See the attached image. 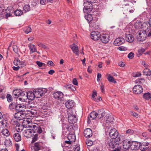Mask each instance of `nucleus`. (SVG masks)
Returning a JSON list of instances; mask_svg holds the SVG:
<instances>
[{
	"label": "nucleus",
	"mask_w": 151,
	"mask_h": 151,
	"mask_svg": "<svg viewBox=\"0 0 151 151\" xmlns=\"http://www.w3.org/2000/svg\"><path fill=\"white\" fill-rule=\"evenodd\" d=\"M90 27L94 29H96L97 28L98 25L97 22V20H93L89 23Z\"/></svg>",
	"instance_id": "27"
},
{
	"label": "nucleus",
	"mask_w": 151,
	"mask_h": 151,
	"mask_svg": "<svg viewBox=\"0 0 151 151\" xmlns=\"http://www.w3.org/2000/svg\"><path fill=\"white\" fill-rule=\"evenodd\" d=\"M1 133L4 136L8 137L10 135V133L7 129H4L2 130Z\"/></svg>",
	"instance_id": "42"
},
{
	"label": "nucleus",
	"mask_w": 151,
	"mask_h": 151,
	"mask_svg": "<svg viewBox=\"0 0 151 151\" xmlns=\"http://www.w3.org/2000/svg\"><path fill=\"white\" fill-rule=\"evenodd\" d=\"M37 105V103L36 102L33 100H31L28 102L26 105L28 108L32 109L36 108Z\"/></svg>",
	"instance_id": "14"
},
{
	"label": "nucleus",
	"mask_w": 151,
	"mask_h": 151,
	"mask_svg": "<svg viewBox=\"0 0 151 151\" xmlns=\"http://www.w3.org/2000/svg\"><path fill=\"white\" fill-rule=\"evenodd\" d=\"M13 63L16 66L20 64L22 65V63H21L20 60L18 58L15 59Z\"/></svg>",
	"instance_id": "50"
},
{
	"label": "nucleus",
	"mask_w": 151,
	"mask_h": 151,
	"mask_svg": "<svg viewBox=\"0 0 151 151\" xmlns=\"http://www.w3.org/2000/svg\"><path fill=\"white\" fill-rule=\"evenodd\" d=\"M6 97L7 98V101L9 102H12V97L10 94H7L6 95Z\"/></svg>",
	"instance_id": "52"
},
{
	"label": "nucleus",
	"mask_w": 151,
	"mask_h": 151,
	"mask_svg": "<svg viewBox=\"0 0 151 151\" xmlns=\"http://www.w3.org/2000/svg\"><path fill=\"white\" fill-rule=\"evenodd\" d=\"M27 92L25 91H23L22 90L20 93V96L21 97L25 99H27Z\"/></svg>",
	"instance_id": "45"
},
{
	"label": "nucleus",
	"mask_w": 151,
	"mask_h": 151,
	"mask_svg": "<svg viewBox=\"0 0 151 151\" xmlns=\"http://www.w3.org/2000/svg\"><path fill=\"white\" fill-rule=\"evenodd\" d=\"M115 148V149L112 150V151H120L121 149V147L118 146H116V147Z\"/></svg>",
	"instance_id": "64"
},
{
	"label": "nucleus",
	"mask_w": 151,
	"mask_h": 151,
	"mask_svg": "<svg viewBox=\"0 0 151 151\" xmlns=\"http://www.w3.org/2000/svg\"><path fill=\"white\" fill-rule=\"evenodd\" d=\"M93 93L92 94V97L94 100V99H96V98H95V96H97V93L96 91L95 90H94L93 91Z\"/></svg>",
	"instance_id": "58"
},
{
	"label": "nucleus",
	"mask_w": 151,
	"mask_h": 151,
	"mask_svg": "<svg viewBox=\"0 0 151 151\" xmlns=\"http://www.w3.org/2000/svg\"><path fill=\"white\" fill-rule=\"evenodd\" d=\"M31 29L29 27H27L24 28V32L26 34L31 32Z\"/></svg>",
	"instance_id": "54"
},
{
	"label": "nucleus",
	"mask_w": 151,
	"mask_h": 151,
	"mask_svg": "<svg viewBox=\"0 0 151 151\" xmlns=\"http://www.w3.org/2000/svg\"><path fill=\"white\" fill-rule=\"evenodd\" d=\"M97 114V117L98 119L102 118L105 114V112L104 109H99Z\"/></svg>",
	"instance_id": "24"
},
{
	"label": "nucleus",
	"mask_w": 151,
	"mask_h": 151,
	"mask_svg": "<svg viewBox=\"0 0 151 151\" xmlns=\"http://www.w3.org/2000/svg\"><path fill=\"white\" fill-rule=\"evenodd\" d=\"M140 144V142L137 141H132L131 149L136 150L139 149Z\"/></svg>",
	"instance_id": "13"
},
{
	"label": "nucleus",
	"mask_w": 151,
	"mask_h": 151,
	"mask_svg": "<svg viewBox=\"0 0 151 151\" xmlns=\"http://www.w3.org/2000/svg\"><path fill=\"white\" fill-rule=\"evenodd\" d=\"M13 137L14 140L16 142L20 141L21 140V135L18 133H15L14 134Z\"/></svg>",
	"instance_id": "29"
},
{
	"label": "nucleus",
	"mask_w": 151,
	"mask_h": 151,
	"mask_svg": "<svg viewBox=\"0 0 151 151\" xmlns=\"http://www.w3.org/2000/svg\"><path fill=\"white\" fill-rule=\"evenodd\" d=\"M72 142H71L69 140H66L65 141V142H64V143L63 145H62V147H66L67 146H65V145L66 144H68L69 145H70L72 144Z\"/></svg>",
	"instance_id": "59"
},
{
	"label": "nucleus",
	"mask_w": 151,
	"mask_h": 151,
	"mask_svg": "<svg viewBox=\"0 0 151 151\" xmlns=\"http://www.w3.org/2000/svg\"><path fill=\"white\" fill-rule=\"evenodd\" d=\"M143 97L146 100H148L151 99V94L149 92L146 93L143 95Z\"/></svg>",
	"instance_id": "39"
},
{
	"label": "nucleus",
	"mask_w": 151,
	"mask_h": 151,
	"mask_svg": "<svg viewBox=\"0 0 151 151\" xmlns=\"http://www.w3.org/2000/svg\"><path fill=\"white\" fill-rule=\"evenodd\" d=\"M143 75L147 76H150L151 75V71L149 69L146 68L143 70Z\"/></svg>",
	"instance_id": "37"
},
{
	"label": "nucleus",
	"mask_w": 151,
	"mask_h": 151,
	"mask_svg": "<svg viewBox=\"0 0 151 151\" xmlns=\"http://www.w3.org/2000/svg\"><path fill=\"white\" fill-rule=\"evenodd\" d=\"M138 32V35L136 37L137 40L139 41L145 40L147 38V34L143 32V30H141Z\"/></svg>",
	"instance_id": "3"
},
{
	"label": "nucleus",
	"mask_w": 151,
	"mask_h": 151,
	"mask_svg": "<svg viewBox=\"0 0 151 151\" xmlns=\"http://www.w3.org/2000/svg\"><path fill=\"white\" fill-rule=\"evenodd\" d=\"M109 136L112 139H115L116 142H119L121 140L120 137H118L119 132L115 129H111L109 133Z\"/></svg>",
	"instance_id": "1"
},
{
	"label": "nucleus",
	"mask_w": 151,
	"mask_h": 151,
	"mask_svg": "<svg viewBox=\"0 0 151 151\" xmlns=\"http://www.w3.org/2000/svg\"><path fill=\"white\" fill-rule=\"evenodd\" d=\"M96 118H97V112L95 111L92 112L89 114V115L87 118L88 123L90 124L91 123V120H94Z\"/></svg>",
	"instance_id": "9"
},
{
	"label": "nucleus",
	"mask_w": 151,
	"mask_h": 151,
	"mask_svg": "<svg viewBox=\"0 0 151 151\" xmlns=\"http://www.w3.org/2000/svg\"><path fill=\"white\" fill-rule=\"evenodd\" d=\"M27 99L30 100H33L34 98L36 97L35 93L31 91H29L27 92Z\"/></svg>",
	"instance_id": "25"
},
{
	"label": "nucleus",
	"mask_w": 151,
	"mask_h": 151,
	"mask_svg": "<svg viewBox=\"0 0 151 151\" xmlns=\"http://www.w3.org/2000/svg\"><path fill=\"white\" fill-rule=\"evenodd\" d=\"M63 128V129H65V128L68 131L70 132L73 129V125L72 124L69 126L68 124H64Z\"/></svg>",
	"instance_id": "31"
},
{
	"label": "nucleus",
	"mask_w": 151,
	"mask_h": 151,
	"mask_svg": "<svg viewBox=\"0 0 151 151\" xmlns=\"http://www.w3.org/2000/svg\"><path fill=\"white\" fill-rule=\"evenodd\" d=\"M6 120H2L1 122H0V125L3 126V127H5L6 126Z\"/></svg>",
	"instance_id": "57"
},
{
	"label": "nucleus",
	"mask_w": 151,
	"mask_h": 151,
	"mask_svg": "<svg viewBox=\"0 0 151 151\" xmlns=\"http://www.w3.org/2000/svg\"><path fill=\"white\" fill-rule=\"evenodd\" d=\"M145 51V50L143 48L139 49L138 51V53L137 54V56H139L141 55L143 52Z\"/></svg>",
	"instance_id": "51"
},
{
	"label": "nucleus",
	"mask_w": 151,
	"mask_h": 151,
	"mask_svg": "<svg viewBox=\"0 0 151 151\" xmlns=\"http://www.w3.org/2000/svg\"><path fill=\"white\" fill-rule=\"evenodd\" d=\"M29 47L30 52L32 53H33L34 52H37V49L35 47V46L34 45H29Z\"/></svg>",
	"instance_id": "41"
},
{
	"label": "nucleus",
	"mask_w": 151,
	"mask_h": 151,
	"mask_svg": "<svg viewBox=\"0 0 151 151\" xmlns=\"http://www.w3.org/2000/svg\"><path fill=\"white\" fill-rule=\"evenodd\" d=\"M125 38L126 41L129 42H132L134 40V37L131 34H126Z\"/></svg>",
	"instance_id": "22"
},
{
	"label": "nucleus",
	"mask_w": 151,
	"mask_h": 151,
	"mask_svg": "<svg viewBox=\"0 0 151 151\" xmlns=\"http://www.w3.org/2000/svg\"><path fill=\"white\" fill-rule=\"evenodd\" d=\"M70 47L71 48L72 51L77 56L79 55V50L78 46L76 44H73L70 46Z\"/></svg>",
	"instance_id": "20"
},
{
	"label": "nucleus",
	"mask_w": 151,
	"mask_h": 151,
	"mask_svg": "<svg viewBox=\"0 0 151 151\" xmlns=\"http://www.w3.org/2000/svg\"><path fill=\"white\" fill-rule=\"evenodd\" d=\"M64 87L66 88L69 89L73 91H74L76 90L75 86L71 84L66 85Z\"/></svg>",
	"instance_id": "36"
},
{
	"label": "nucleus",
	"mask_w": 151,
	"mask_h": 151,
	"mask_svg": "<svg viewBox=\"0 0 151 151\" xmlns=\"http://www.w3.org/2000/svg\"><path fill=\"white\" fill-rule=\"evenodd\" d=\"M37 91H39L42 96H43L47 92V90L45 88H41L37 89Z\"/></svg>",
	"instance_id": "46"
},
{
	"label": "nucleus",
	"mask_w": 151,
	"mask_h": 151,
	"mask_svg": "<svg viewBox=\"0 0 151 151\" xmlns=\"http://www.w3.org/2000/svg\"><path fill=\"white\" fill-rule=\"evenodd\" d=\"M23 10L25 12H28L30 10V7L29 4L25 5L23 7Z\"/></svg>",
	"instance_id": "47"
},
{
	"label": "nucleus",
	"mask_w": 151,
	"mask_h": 151,
	"mask_svg": "<svg viewBox=\"0 0 151 151\" xmlns=\"http://www.w3.org/2000/svg\"><path fill=\"white\" fill-rule=\"evenodd\" d=\"M68 120L70 124H73L77 122V119L76 116L73 114V112L70 111L68 113Z\"/></svg>",
	"instance_id": "2"
},
{
	"label": "nucleus",
	"mask_w": 151,
	"mask_h": 151,
	"mask_svg": "<svg viewBox=\"0 0 151 151\" xmlns=\"http://www.w3.org/2000/svg\"><path fill=\"white\" fill-rule=\"evenodd\" d=\"M143 32L147 34V37H151V28L150 27H148L147 29L145 30H143Z\"/></svg>",
	"instance_id": "32"
},
{
	"label": "nucleus",
	"mask_w": 151,
	"mask_h": 151,
	"mask_svg": "<svg viewBox=\"0 0 151 151\" xmlns=\"http://www.w3.org/2000/svg\"><path fill=\"white\" fill-rule=\"evenodd\" d=\"M86 143L87 145L88 146H91L93 144V142L91 141H86Z\"/></svg>",
	"instance_id": "62"
},
{
	"label": "nucleus",
	"mask_w": 151,
	"mask_h": 151,
	"mask_svg": "<svg viewBox=\"0 0 151 151\" xmlns=\"http://www.w3.org/2000/svg\"><path fill=\"white\" fill-rule=\"evenodd\" d=\"M53 96L55 99L58 100L61 99L63 96V93L60 91H57L54 92L53 94Z\"/></svg>",
	"instance_id": "21"
},
{
	"label": "nucleus",
	"mask_w": 151,
	"mask_h": 151,
	"mask_svg": "<svg viewBox=\"0 0 151 151\" xmlns=\"http://www.w3.org/2000/svg\"><path fill=\"white\" fill-rule=\"evenodd\" d=\"M114 141H113L112 140L108 139H107L106 143L108 146V147L114 149L116 147V146L119 145L118 143Z\"/></svg>",
	"instance_id": "5"
},
{
	"label": "nucleus",
	"mask_w": 151,
	"mask_h": 151,
	"mask_svg": "<svg viewBox=\"0 0 151 151\" xmlns=\"http://www.w3.org/2000/svg\"><path fill=\"white\" fill-rule=\"evenodd\" d=\"M134 132V131L132 129H128L126 131V133L130 135L132 134Z\"/></svg>",
	"instance_id": "60"
},
{
	"label": "nucleus",
	"mask_w": 151,
	"mask_h": 151,
	"mask_svg": "<svg viewBox=\"0 0 151 151\" xmlns=\"http://www.w3.org/2000/svg\"><path fill=\"white\" fill-rule=\"evenodd\" d=\"M85 17L88 23L93 20V17L91 14H88L87 15L85 16Z\"/></svg>",
	"instance_id": "38"
},
{
	"label": "nucleus",
	"mask_w": 151,
	"mask_h": 151,
	"mask_svg": "<svg viewBox=\"0 0 151 151\" xmlns=\"http://www.w3.org/2000/svg\"><path fill=\"white\" fill-rule=\"evenodd\" d=\"M100 33L98 31L92 32L91 34V37L93 40L96 41L99 40L101 38Z\"/></svg>",
	"instance_id": "6"
},
{
	"label": "nucleus",
	"mask_w": 151,
	"mask_h": 151,
	"mask_svg": "<svg viewBox=\"0 0 151 151\" xmlns=\"http://www.w3.org/2000/svg\"><path fill=\"white\" fill-rule=\"evenodd\" d=\"M37 44L39 47L44 49L45 50H48L49 48L48 46L43 44L42 43H38Z\"/></svg>",
	"instance_id": "48"
},
{
	"label": "nucleus",
	"mask_w": 151,
	"mask_h": 151,
	"mask_svg": "<svg viewBox=\"0 0 151 151\" xmlns=\"http://www.w3.org/2000/svg\"><path fill=\"white\" fill-rule=\"evenodd\" d=\"M134 54L133 53L131 52L128 54V57L129 58L131 59L134 57Z\"/></svg>",
	"instance_id": "61"
},
{
	"label": "nucleus",
	"mask_w": 151,
	"mask_h": 151,
	"mask_svg": "<svg viewBox=\"0 0 151 151\" xmlns=\"http://www.w3.org/2000/svg\"><path fill=\"white\" fill-rule=\"evenodd\" d=\"M110 36L108 34H103L101 35L100 39L102 43L106 44L109 42L110 40Z\"/></svg>",
	"instance_id": "10"
},
{
	"label": "nucleus",
	"mask_w": 151,
	"mask_h": 151,
	"mask_svg": "<svg viewBox=\"0 0 151 151\" xmlns=\"http://www.w3.org/2000/svg\"><path fill=\"white\" fill-rule=\"evenodd\" d=\"M35 95H36V97L37 98H40L42 96L41 93H40L39 91H37V89L35 91Z\"/></svg>",
	"instance_id": "53"
},
{
	"label": "nucleus",
	"mask_w": 151,
	"mask_h": 151,
	"mask_svg": "<svg viewBox=\"0 0 151 151\" xmlns=\"http://www.w3.org/2000/svg\"><path fill=\"white\" fill-rule=\"evenodd\" d=\"M30 114H31V116L33 117H35L37 115V111L36 110H33V109H31V111L29 112Z\"/></svg>",
	"instance_id": "49"
},
{
	"label": "nucleus",
	"mask_w": 151,
	"mask_h": 151,
	"mask_svg": "<svg viewBox=\"0 0 151 151\" xmlns=\"http://www.w3.org/2000/svg\"><path fill=\"white\" fill-rule=\"evenodd\" d=\"M85 2L84 3H91L92 4L95 3L94 0H84Z\"/></svg>",
	"instance_id": "63"
},
{
	"label": "nucleus",
	"mask_w": 151,
	"mask_h": 151,
	"mask_svg": "<svg viewBox=\"0 0 151 151\" xmlns=\"http://www.w3.org/2000/svg\"><path fill=\"white\" fill-rule=\"evenodd\" d=\"M31 124H32L30 123V121L27 119L24 120L22 122V125L25 128H29L32 127V126Z\"/></svg>",
	"instance_id": "23"
},
{
	"label": "nucleus",
	"mask_w": 151,
	"mask_h": 151,
	"mask_svg": "<svg viewBox=\"0 0 151 151\" xmlns=\"http://www.w3.org/2000/svg\"><path fill=\"white\" fill-rule=\"evenodd\" d=\"M132 142L128 139H125L123 142V145L124 149H128L130 147L131 148Z\"/></svg>",
	"instance_id": "15"
},
{
	"label": "nucleus",
	"mask_w": 151,
	"mask_h": 151,
	"mask_svg": "<svg viewBox=\"0 0 151 151\" xmlns=\"http://www.w3.org/2000/svg\"><path fill=\"white\" fill-rule=\"evenodd\" d=\"M12 143L9 139H6L5 140L4 145L6 147H9L12 145Z\"/></svg>",
	"instance_id": "40"
},
{
	"label": "nucleus",
	"mask_w": 151,
	"mask_h": 151,
	"mask_svg": "<svg viewBox=\"0 0 151 151\" xmlns=\"http://www.w3.org/2000/svg\"><path fill=\"white\" fill-rule=\"evenodd\" d=\"M83 134L86 138H89L92 135V130L90 128H86L84 130Z\"/></svg>",
	"instance_id": "17"
},
{
	"label": "nucleus",
	"mask_w": 151,
	"mask_h": 151,
	"mask_svg": "<svg viewBox=\"0 0 151 151\" xmlns=\"http://www.w3.org/2000/svg\"><path fill=\"white\" fill-rule=\"evenodd\" d=\"M12 48L13 51L16 53L18 52V50L17 46L16 45H14L12 46Z\"/></svg>",
	"instance_id": "55"
},
{
	"label": "nucleus",
	"mask_w": 151,
	"mask_h": 151,
	"mask_svg": "<svg viewBox=\"0 0 151 151\" xmlns=\"http://www.w3.org/2000/svg\"><path fill=\"white\" fill-rule=\"evenodd\" d=\"M84 7L83 11L84 13H90L93 9L92 4L87 3H84L83 4Z\"/></svg>",
	"instance_id": "4"
},
{
	"label": "nucleus",
	"mask_w": 151,
	"mask_h": 151,
	"mask_svg": "<svg viewBox=\"0 0 151 151\" xmlns=\"http://www.w3.org/2000/svg\"><path fill=\"white\" fill-rule=\"evenodd\" d=\"M142 23L140 21H138L136 22L134 25V27L137 29H139L142 28Z\"/></svg>",
	"instance_id": "34"
},
{
	"label": "nucleus",
	"mask_w": 151,
	"mask_h": 151,
	"mask_svg": "<svg viewBox=\"0 0 151 151\" xmlns=\"http://www.w3.org/2000/svg\"><path fill=\"white\" fill-rule=\"evenodd\" d=\"M108 77L107 78L108 81L110 82L113 83H116V82L114 80V79L113 78V77L111 76L110 75L108 74Z\"/></svg>",
	"instance_id": "44"
},
{
	"label": "nucleus",
	"mask_w": 151,
	"mask_h": 151,
	"mask_svg": "<svg viewBox=\"0 0 151 151\" xmlns=\"http://www.w3.org/2000/svg\"><path fill=\"white\" fill-rule=\"evenodd\" d=\"M26 108V106L23 104H17L16 110L17 111L25 112V110Z\"/></svg>",
	"instance_id": "16"
},
{
	"label": "nucleus",
	"mask_w": 151,
	"mask_h": 151,
	"mask_svg": "<svg viewBox=\"0 0 151 151\" xmlns=\"http://www.w3.org/2000/svg\"><path fill=\"white\" fill-rule=\"evenodd\" d=\"M21 90L20 89H16L13 91V93L15 98H18L20 97L21 93Z\"/></svg>",
	"instance_id": "33"
},
{
	"label": "nucleus",
	"mask_w": 151,
	"mask_h": 151,
	"mask_svg": "<svg viewBox=\"0 0 151 151\" xmlns=\"http://www.w3.org/2000/svg\"><path fill=\"white\" fill-rule=\"evenodd\" d=\"M25 135L26 136H27V135H28L29 134L32 133L31 129L25 130Z\"/></svg>",
	"instance_id": "56"
},
{
	"label": "nucleus",
	"mask_w": 151,
	"mask_h": 151,
	"mask_svg": "<svg viewBox=\"0 0 151 151\" xmlns=\"http://www.w3.org/2000/svg\"><path fill=\"white\" fill-rule=\"evenodd\" d=\"M22 14L23 12L20 9H17L14 12V14L16 16H19Z\"/></svg>",
	"instance_id": "43"
},
{
	"label": "nucleus",
	"mask_w": 151,
	"mask_h": 151,
	"mask_svg": "<svg viewBox=\"0 0 151 151\" xmlns=\"http://www.w3.org/2000/svg\"><path fill=\"white\" fill-rule=\"evenodd\" d=\"M125 42V40L123 38L119 37L115 40L114 42V44L116 46H119Z\"/></svg>",
	"instance_id": "18"
},
{
	"label": "nucleus",
	"mask_w": 151,
	"mask_h": 151,
	"mask_svg": "<svg viewBox=\"0 0 151 151\" xmlns=\"http://www.w3.org/2000/svg\"><path fill=\"white\" fill-rule=\"evenodd\" d=\"M139 149L142 151L146 150L149 147V143L146 141L140 142Z\"/></svg>",
	"instance_id": "12"
},
{
	"label": "nucleus",
	"mask_w": 151,
	"mask_h": 151,
	"mask_svg": "<svg viewBox=\"0 0 151 151\" xmlns=\"http://www.w3.org/2000/svg\"><path fill=\"white\" fill-rule=\"evenodd\" d=\"M42 145L41 142H37L35 143L33 149L35 151H38L40 150Z\"/></svg>",
	"instance_id": "26"
},
{
	"label": "nucleus",
	"mask_w": 151,
	"mask_h": 151,
	"mask_svg": "<svg viewBox=\"0 0 151 151\" xmlns=\"http://www.w3.org/2000/svg\"><path fill=\"white\" fill-rule=\"evenodd\" d=\"M114 118L111 115H106L105 117V119L107 123H109L113 122Z\"/></svg>",
	"instance_id": "28"
},
{
	"label": "nucleus",
	"mask_w": 151,
	"mask_h": 151,
	"mask_svg": "<svg viewBox=\"0 0 151 151\" xmlns=\"http://www.w3.org/2000/svg\"><path fill=\"white\" fill-rule=\"evenodd\" d=\"M75 105V102L71 100H68L65 103V106L68 109L73 107Z\"/></svg>",
	"instance_id": "19"
},
{
	"label": "nucleus",
	"mask_w": 151,
	"mask_h": 151,
	"mask_svg": "<svg viewBox=\"0 0 151 151\" xmlns=\"http://www.w3.org/2000/svg\"><path fill=\"white\" fill-rule=\"evenodd\" d=\"M134 93L135 94H141L143 91V89L141 86L140 85H135L133 88Z\"/></svg>",
	"instance_id": "7"
},
{
	"label": "nucleus",
	"mask_w": 151,
	"mask_h": 151,
	"mask_svg": "<svg viewBox=\"0 0 151 151\" xmlns=\"http://www.w3.org/2000/svg\"><path fill=\"white\" fill-rule=\"evenodd\" d=\"M68 139L72 143L74 142L76 140V137L73 134H69L68 136Z\"/></svg>",
	"instance_id": "30"
},
{
	"label": "nucleus",
	"mask_w": 151,
	"mask_h": 151,
	"mask_svg": "<svg viewBox=\"0 0 151 151\" xmlns=\"http://www.w3.org/2000/svg\"><path fill=\"white\" fill-rule=\"evenodd\" d=\"M25 115V112L17 111V112L15 114L14 118L19 121L22 120L24 118Z\"/></svg>",
	"instance_id": "8"
},
{
	"label": "nucleus",
	"mask_w": 151,
	"mask_h": 151,
	"mask_svg": "<svg viewBox=\"0 0 151 151\" xmlns=\"http://www.w3.org/2000/svg\"><path fill=\"white\" fill-rule=\"evenodd\" d=\"M31 128V130L32 133L37 132L39 134L41 133L42 131L41 127L35 125H33Z\"/></svg>",
	"instance_id": "11"
},
{
	"label": "nucleus",
	"mask_w": 151,
	"mask_h": 151,
	"mask_svg": "<svg viewBox=\"0 0 151 151\" xmlns=\"http://www.w3.org/2000/svg\"><path fill=\"white\" fill-rule=\"evenodd\" d=\"M17 103L13 102L11 103L9 105V108L10 110L15 109H16L17 104Z\"/></svg>",
	"instance_id": "35"
}]
</instances>
